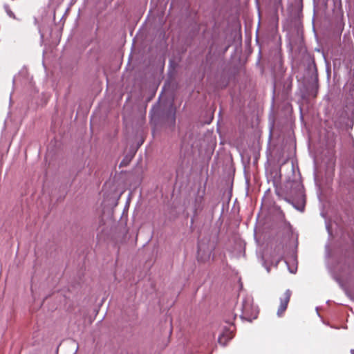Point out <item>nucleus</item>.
I'll return each instance as SVG.
<instances>
[{
	"label": "nucleus",
	"instance_id": "f257e3e1",
	"mask_svg": "<svg viewBox=\"0 0 354 354\" xmlns=\"http://www.w3.org/2000/svg\"><path fill=\"white\" fill-rule=\"evenodd\" d=\"M283 192L286 195V201L292 204L299 203L304 200V187L299 181H287Z\"/></svg>",
	"mask_w": 354,
	"mask_h": 354
},
{
	"label": "nucleus",
	"instance_id": "f03ea898",
	"mask_svg": "<svg viewBox=\"0 0 354 354\" xmlns=\"http://www.w3.org/2000/svg\"><path fill=\"white\" fill-rule=\"evenodd\" d=\"M241 310V318L250 322L256 319L259 313L257 306L253 304L252 301L249 298L243 300Z\"/></svg>",
	"mask_w": 354,
	"mask_h": 354
},
{
	"label": "nucleus",
	"instance_id": "7ed1b4c3",
	"mask_svg": "<svg viewBox=\"0 0 354 354\" xmlns=\"http://www.w3.org/2000/svg\"><path fill=\"white\" fill-rule=\"evenodd\" d=\"M291 295V290L288 289L286 290L283 295L280 298V305L277 310L278 316L281 317L286 310Z\"/></svg>",
	"mask_w": 354,
	"mask_h": 354
},
{
	"label": "nucleus",
	"instance_id": "20e7f679",
	"mask_svg": "<svg viewBox=\"0 0 354 354\" xmlns=\"http://www.w3.org/2000/svg\"><path fill=\"white\" fill-rule=\"evenodd\" d=\"M234 335L232 331L229 329H225L223 330L222 334L218 337V342L225 345L229 340L232 339Z\"/></svg>",
	"mask_w": 354,
	"mask_h": 354
},
{
	"label": "nucleus",
	"instance_id": "39448f33",
	"mask_svg": "<svg viewBox=\"0 0 354 354\" xmlns=\"http://www.w3.org/2000/svg\"><path fill=\"white\" fill-rule=\"evenodd\" d=\"M201 252H202L201 249L198 248V261H205L209 259L210 255H211V252H209L205 257H203L201 254Z\"/></svg>",
	"mask_w": 354,
	"mask_h": 354
},
{
	"label": "nucleus",
	"instance_id": "423d86ee",
	"mask_svg": "<svg viewBox=\"0 0 354 354\" xmlns=\"http://www.w3.org/2000/svg\"><path fill=\"white\" fill-rule=\"evenodd\" d=\"M348 274L351 277L354 275V261L348 262L347 265Z\"/></svg>",
	"mask_w": 354,
	"mask_h": 354
},
{
	"label": "nucleus",
	"instance_id": "0eeeda50",
	"mask_svg": "<svg viewBox=\"0 0 354 354\" xmlns=\"http://www.w3.org/2000/svg\"><path fill=\"white\" fill-rule=\"evenodd\" d=\"M4 9H5V11L6 12V13L8 14V15L9 17H10L12 18H15V14L11 10L10 8L9 7V6L5 5L4 6Z\"/></svg>",
	"mask_w": 354,
	"mask_h": 354
},
{
	"label": "nucleus",
	"instance_id": "6e6552de",
	"mask_svg": "<svg viewBox=\"0 0 354 354\" xmlns=\"http://www.w3.org/2000/svg\"><path fill=\"white\" fill-rule=\"evenodd\" d=\"M351 354H354V350L351 351Z\"/></svg>",
	"mask_w": 354,
	"mask_h": 354
}]
</instances>
